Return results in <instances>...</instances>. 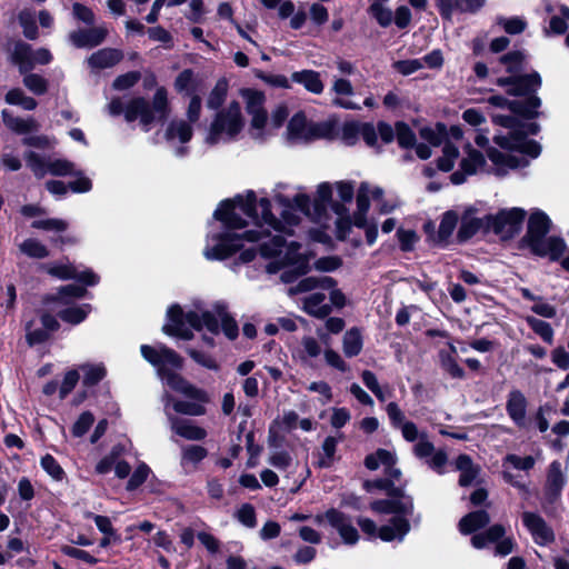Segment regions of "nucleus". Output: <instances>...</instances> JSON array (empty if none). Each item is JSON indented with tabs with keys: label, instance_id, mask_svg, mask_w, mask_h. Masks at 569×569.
Returning a JSON list of instances; mask_svg holds the SVG:
<instances>
[{
	"label": "nucleus",
	"instance_id": "f257e3e1",
	"mask_svg": "<svg viewBox=\"0 0 569 569\" xmlns=\"http://www.w3.org/2000/svg\"><path fill=\"white\" fill-rule=\"evenodd\" d=\"M331 198L332 187L328 182L318 186L313 201L303 192H298L292 201L277 194L276 201L282 207V220L272 216L270 201L267 198L258 201L253 191L224 200L213 213L221 227L208 233L203 256L208 260H223L241 251L240 261L248 263L254 259L257 250L246 248L244 243L252 242L258 243L261 257L273 259L266 266L268 273H277L287 266L305 273L307 261L299 252L300 244L287 242L286 237L292 236V227L299 223L300 214L327 226Z\"/></svg>",
	"mask_w": 569,
	"mask_h": 569
},
{
	"label": "nucleus",
	"instance_id": "f03ea898",
	"mask_svg": "<svg viewBox=\"0 0 569 569\" xmlns=\"http://www.w3.org/2000/svg\"><path fill=\"white\" fill-rule=\"evenodd\" d=\"M191 328L198 331L207 329L212 335H218L222 330L230 340H234L239 335L237 321L222 302H216L211 309H208L202 301H194L184 310L179 305L168 309L167 322L162 327L166 335L191 340L193 338Z\"/></svg>",
	"mask_w": 569,
	"mask_h": 569
},
{
	"label": "nucleus",
	"instance_id": "7ed1b4c3",
	"mask_svg": "<svg viewBox=\"0 0 569 569\" xmlns=\"http://www.w3.org/2000/svg\"><path fill=\"white\" fill-rule=\"evenodd\" d=\"M492 120L508 132L495 136V142L503 149V151L495 148L487 150V156L496 166L497 174H503L507 169H517L528 166L530 159L537 158L541 152L540 144L527 138L528 134H536L539 126L535 122L519 123L515 116L495 114Z\"/></svg>",
	"mask_w": 569,
	"mask_h": 569
},
{
	"label": "nucleus",
	"instance_id": "20e7f679",
	"mask_svg": "<svg viewBox=\"0 0 569 569\" xmlns=\"http://www.w3.org/2000/svg\"><path fill=\"white\" fill-rule=\"evenodd\" d=\"M140 350L142 357L157 369L159 378L171 389L192 400L209 401L204 390L194 387L173 371L182 367V358L174 350L164 345H142Z\"/></svg>",
	"mask_w": 569,
	"mask_h": 569
},
{
	"label": "nucleus",
	"instance_id": "39448f33",
	"mask_svg": "<svg viewBox=\"0 0 569 569\" xmlns=\"http://www.w3.org/2000/svg\"><path fill=\"white\" fill-rule=\"evenodd\" d=\"M108 109L111 116H119L123 112L128 122L139 119L143 130L149 131L152 123L163 121L169 116L167 91L159 88L151 104L143 98H134L126 108H123L121 99L114 98L108 104Z\"/></svg>",
	"mask_w": 569,
	"mask_h": 569
},
{
	"label": "nucleus",
	"instance_id": "423d86ee",
	"mask_svg": "<svg viewBox=\"0 0 569 569\" xmlns=\"http://www.w3.org/2000/svg\"><path fill=\"white\" fill-rule=\"evenodd\" d=\"M550 228L551 220L548 214L537 209L529 216L527 232L522 241L535 256L548 258L550 261H559L566 252L567 244L561 237H547Z\"/></svg>",
	"mask_w": 569,
	"mask_h": 569
},
{
	"label": "nucleus",
	"instance_id": "0eeeda50",
	"mask_svg": "<svg viewBox=\"0 0 569 569\" xmlns=\"http://www.w3.org/2000/svg\"><path fill=\"white\" fill-rule=\"evenodd\" d=\"M498 84L506 87L507 92L512 96H529L525 102L522 101H512L509 102L501 96H492L489 98V102L496 107H505L507 106L509 110L515 113L521 114L526 118H533L538 114V108L541 104V101L536 96H530L531 92H535L541 84V79L538 73H531L521 77H509V78H500L498 79Z\"/></svg>",
	"mask_w": 569,
	"mask_h": 569
},
{
	"label": "nucleus",
	"instance_id": "6e6552de",
	"mask_svg": "<svg viewBox=\"0 0 569 569\" xmlns=\"http://www.w3.org/2000/svg\"><path fill=\"white\" fill-rule=\"evenodd\" d=\"M371 509L378 513H393L389 525L379 528L378 537L387 542L402 541L410 530L407 516L413 510L412 499L401 495L397 499L377 500L371 503Z\"/></svg>",
	"mask_w": 569,
	"mask_h": 569
},
{
	"label": "nucleus",
	"instance_id": "1a4fd4ad",
	"mask_svg": "<svg viewBox=\"0 0 569 569\" xmlns=\"http://www.w3.org/2000/svg\"><path fill=\"white\" fill-rule=\"evenodd\" d=\"M243 126L240 104L232 101L227 108L217 112L208 129L204 142L210 146L231 142L237 139Z\"/></svg>",
	"mask_w": 569,
	"mask_h": 569
},
{
	"label": "nucleus",
	"instance_id": "9d476101",
	"mask_svg": "<svg viewBox=\"0 0 569 569\" xmlns=\"http://www.w3.org/2000/svg\"><path fill=\"white\" fill-rule=\"evenodd\" d=\"M241 96L246 102V110L251 117L249 134L253 140L264 141L269 137L267 130L268 117L264 110V94L258 90L244 89Z\"/></svg>",
	"mask_w": 569,
	"mask_h": 569
},
{
	"label": "nucleus",
	"instance_id": "9b49d317",
	"mask_svg": "<svg viewBox=\"0 0 569 569\" xmlns=\"http://www.w3.org/2000/svg\"><path fill=\"white\" fill-rule=\"evenodd\" d=\"M525 217L521 208L503 209L497 214H486V226L501 238H512L521 230Z\"/></svg>",
	"mask_w": 569,
	"mask_h": 569
},
{
	"label": "nucleus",
	"instance_id": "f8f14e48",
	"mask_svg": "<svg viewBox=\"0 0 569 569\" xmlns=\"http://www.w3.org/2000/svg\"><path fill=\"white\" fill-rule=\"evenodd\" d=\"M330 127L327 123L309 122L302 112L296 113L289 121L287 128L288 139L292 142H306L309 140L327 137Z\"/></svg>",
	"mask_w": 569,
	"mask_h": 569
},
{
	"label": "nucleus",
	"instance_id": "ddd939ff",
	"mask_svg": "<svg viewBox=\"0 0 569 569\" xmlns=\"http://www.w3.org/2000/svg\"><path fill=\"white\" fill-rule=\"evenodd\" d=\"M336 281L328 276L322 277H308L298 282L297 286L289 288V295L293 296L300 292H308L316 288L330 290V302L337 308H342L346 305V297L335 288Z\"/></svg>",
	"mask_w": 569,
	"mask_h": 569
},
{
	"label": "nucleus",
	"instance_id": "4468645a",
	"mask_svg": "<svg viewBox=\"0 0 569 569\" xmlns=\"http://www.w3.org/2000/svg\"><path fill=\"white\" fill-rule=\"evenodd\" d=\"M58 328L57 319L49 313H43L38 320H31L26 325V340L31 347L43 343Z\"/></svg>",
	"mask_w": 569,
	"mask_h": 569
},
{
	"label": "nucleus",
	"instance_id": "2eb2a0df",
	"mask_svg": "<svg viewBox=\"0 0 569 569\" xmlns=\"http://www.w3.org/2000/svg\"><path fill=\"white\" fill-rule=\"evenodd\" d=\"M486 164L481 152L472 148L470 143L465 147V157L460 161V168L450 176L453 184H461L468 176L478 173Z\"/></svg>",
	"mask_w": 569,
	"mask_h": 569
},
{
	"label": "nucleus",
	"instance_id": "dca6fc26",
	"mask_svg": "<svg viewBox=\"0 0 569 569\" xmlns=\"http://www.w3.org/2000/svg\"><path fill=\"white\" fill-rule=\"evenodd\" d=\"M49 274L62 279H76L87 286H94L99 282V277L90 269L78 271V269L69 262H56L47 267Z\"/></svg>",
	"mask_w": 569,
	"mask_h": 569
},
{
	"label": "nucleus",
	"instance_id": "f3484780",
	"mask_svg": "<svg viewBox=\"0 0 569 569\" xmlns=\"http://www.w3.org/2000/svg\"><path fill=\"white\" fill-rule=\"evenodd\" d=\"M463 131L458 126H452L449 131H446L445 142L442 146V154L438 159V168L442 171H450L459 156L458 147L451 141H459L462 139Z\"/></svg>",
	"mask_w": 569,
	"mask_h": 569
},
{
	"label": "nucleus",
	"instance_id": "a211bd4d",
	"mask_svg": "<svg viewBox=\"0 0 569 569\" xmlns=\"http://www.w3.org/2000/svg\"><path fill=\"white\" fill-rule=\"evenodd\" d=\"M107 34V27L100 24L89 29L74 30L69 34V40L77 48H93L102 43Z\"/></svg>",
	"mask_w": 569,
	"mask_h": 569
},
{
	"label": "nucleus",
	"instance_id": "6ab92c4d",
	"mask_svg": "<svg viewBox=\"0 0 569 569\" xmlns=\"http://www.w3.org/2000/svg\"><path fill=\"white\" fill-rule=\"evenodd\" d=\"M522 521L539 545H547L553 540V532L546 521L537 513L523 512Z\"/></svg>",
	"mask_w": 569,
	"mask_h": 569
},
{
	"label": "nucleus",
	"instance_id": "aec40b11",
	"mask_svg": "<svg viewBox=\"0 0 569 569\" xmlns=\"http://www.w3.org/2000/svg\"><path fill=\"white\" fill-rule=\"evenodd\" d=\"M167 417L170 428L176 435L193 441L202 440L207 437V431L193 421L178 418L169 412H167Z\"/></svg>",
	"mask_w": 569,
	"mask_h": 569
},
{
	"label": "nucleus",
	"instance_id": "412c9836",
	"mask_svg": "<svg viewBox=\"0 0 569 569\" xmlns=\"http://www.w3.org/2000/svg\"><path fill=\"white\" fill-rule=\"evenodd\" d=\"M331 91L337 96L332 100V104L346 110H360L361 107L351 101L350 99H346L345 97H352L355 94V89L351 82L345 78H335L331 87Z\"/></svg>",
	"mask_w": 569,
	"mask_h": 569
},
{
	"label": "nucleus",
	"instance_id": "4be33fe9",
	"mask_svg": "<svg viewBox=\"0 0 569 569\" xmlns=\"http://www.w3.org/2000/svg\"><path fill=\"white\" fill-rule=\"evenodd\" d=\"M506 410L510 419L518 427H525L526 425V412H527V399L525 395L518 390L513 389L509 392Z\"/></svg>",
	"mask_w": 569,
	"mask_h": 569
},
{
	"label": "nucleus",
	"instance_id": "5701e85b",
	"mask_svg": "<svg viewBox=\"0 0 569 569\" xmlns=\"http://www.w3.org/2000/svg\"><path fill=\"white\" fill-rule=\"evenodd\" d=\"M475 213L476 210L473 208H468L461 216L460 228L458 230V239L460 241L469 240L481 229L488 230L486 226V216L480 218L476 217Z\"/></svg>",
	"mask_w": 569,
	"mask_h": 569
},
{
	"label": "nucleus",
	"instance_id": "b1692460",
	"mask_svg": "<svg viewBox=\"0 0 569 569\" xmlns=\"http://www.w3.org/2000/svg\"><path fill=\"white\" fill-rule=\"evenodd\" d=\"M32 48L30 44L18 41L10 51V61L18 66L20 73H27L34 68L32 60Z\"/></svg>",
	"mask_w": 569,
	"mask_h": 569
},
{
	"label": "nucleus",
	"instance_id": "393cba45",
	"mask_svg": "<svg viewBox=\"0 0 569 569\" xmlns=\"http://www.w3.org/2000/svg\"><path fill=\"white\" fill-rule=\"evenodd\" d=\"M1 117L4 126L16 133L24 134L38 130V123L33 118L24 119L14 116L12 111L8 109L1 111Z\"/></svg>",
	"mask_w": 569,
	"mask_h": 569
},
{
	"label": "nucleus",
	"instance_id": "a878e982",
	"mask_svg": "<svg viewBox=\"0 0 569 569\" xmlns=\"http://www.w3.org/2000/svg\"><path fill=\"white\" fill-rule=\"evenodd\" d=\"M164 402V408L167 409L170 405L177 413L187 415V416H202L206 413V408L203 406L204 402L200 401H183L176 400L171 395L164 393L162 397ZM168 411L166 410V413Z\"/></svg>",
	"mask_w": 569,
	"mask_h": 569
},
{
	"label": "nucleus",
	"instance_id": "bb28decb",
	"mask_svg": "<svg viewBox=\"0 0 569 569\" xmlns=\"http://www.w3.org/2000/svg\"><path fill=\"white\" fill-rule=\"evenodd\" d=\"M326 295L313 292L303 299V310L310 316L325 318L331 312V305L328 303Z\"/></svg>",
	"mask_w": 569,
	"mask_h": 569
},
{
	"label": "nucleus",
	"instance_id": "cd10ccee",
	"mask_svg": "<svg viewBox=\"0 0 569 569\" xmlns=\"http://www.w3.org/2000/svg\"><path fill=\"white\" fill-rule=\"evenodd\" d=\"M191 124L192 123L182 119L172 120L168 124L164 133L167 141L180 143H186L190 141L193 133Z\"/></svg>",
	"mask_w": 569,
	"mask_h": 569
},
{
	"label": "nucleus",
	"instance_id": "c85d7f7f",
	"mask_svg": "<svg viewBox=\"0 0 569 569\" xmlns=\"http://www.w3.org/2000/svg\"><path fill=\"white\" fill-rule=\"evenodd\" d=\"M122 59L121 51L112 48L101 49L90 56L88 63L91 68L106 69L117 64Z\"/></svg>",
	"mask_w": 569,
	"mask_h": 569
},
{
	"label": "nucleus",
	"instance_id": "c756f323",
	"mask_svg": "<svg viewBox=\"0 0 569 569\" xmlns=\"http://www.w3.org/2000/svg\"><path fill=\"white\" fill-rule=\"evenodd\" d=\"M456 469L460 472L459 485L468 487L472 485L479 475V467L476 466L467 455H460L456 460Z\"/></svg>",
	"mask_w": 569,
	"mask_h": 569
},
{
	"label": "nucleus",
	"instance_id": "7c9ffc66",
	"mask_svg": "<svg viewBox=\"0 0 569 569\" xmlns=\"http://www.w3.org/2000/svg\"><path fill=\"white\" fill-rule=\"evenodd\" d=\"M291 79L302 84L309 92L315 94H320L325 88L320 74L313 70L296 71L291 74Z\"/></svg>",
	"mask_w": 569,
	"mask_h": 569
},
{
	"label": "nucleus",
	"instance_id": "2f4dec72",
	"mask_svg": "<svg viewBox=\"0 0 569 569\" xmlns=\"http://www.w3.org/2000/svg\"><path fill=\"white\" fill-rule=\"evenodd\" d=\"M489 521L490 517L488 512L485 510H478L465 516L459 522V528L462 533L468 535L485 527Z\"/></svg>",
	"mask_w": 569,
	"mask_h": 569
},
{
	"label": "nucleus",
	"instance_id": "473e14b6",
	"mask_svg": "<svg viewBox=\"0 0 569 569\" xmlns=\"http://www.w3.org/2000/svg\"><path fill=\"white\" fill-rule=\"evenodd\" d=\"M4 101L7 104L18 106L27 111H32L38 106L37 100L28 96L21 88L10 89L4 96Z\"/></svg>",
	"mask_w": 569,
	"mask_h": 569
},
{
	"label": "nucleus",
	"instance_id": "72a5a7b5",
	"mask_svg": "<svg viewBox=\"0 0 569 569\" xmlns=\"http://www.w3.org/2000/svg\"><path fill=\"white\" fill-rule=\"evenodd\" d=\"M323 352L320 342L311 337L306 336L301 339L300 348L297 350L299 359L307 363L312 359L318 358Z\"/></svg>",
	"mask_w": 569,
	"mask_h": 569
},
{
	"label": "nucleus",
	"instance_id": "f704fd0d",
	"mask_svg": "<svg viewBox=\"0 0 569 569\" xmlns=\"http://www.w3.org/2000/svg\"><path fill=\"white\" fill-rule=\"evenodd\" d=\"M362 336L359 329L352 328L345 333L342 349L347 357L352 358L358 356L362 350Z\"/></svg>",
	"mask_w": 569,
	"mask_h": 569
},
{
	"label": "nucleus",
	"instance_id": "c9c22d12",
	"mask_svg": "<svg viewBox=\"0 0 569 569\" xmlns=\"http://www.w3.org/2000/svg\"><path fill=\"white\" fill-rule=\"evenodd\" d=\"M315 521L319 525L328 522L333 529L337 530V532H339L343 527L347 526V523L351 521V519L343 512L335 508H331L327 510L325 513L317 515L315 517Z\"/></svg>",
	"mask_w": 569,
	"mask_h": 569
},
{
	"label": "nucleus",
	"instance_id": "e433bc0d",
	"mask_svg": "<svg viewBox=\"0 0 569 569\" xmlns=\"http://www.w3.org/2000/svg\"><path fill=\"white\" fill-rule=\"evenodd\" d=\"M505 536V528L501 525H493L485 532L476 533L471 543L477 549L485 548L488 543L496 542Z\"/></svg>",
	"mask_w": 569,
	"mask_h": 569
},
{
	"label": "nucleus",
	"instance_id": "4c0bfd02",
	"mask_svg": "<svg viewBox=\"0 0 569 569\" xmlns=\"http://www.w3.org/2000/svg\"><path fill=\"white\" fill-rule=\"evenodd\" d=\"M449 349L450 353L443 350L439 353L441 368L452 378L461 379L465 377V371L452 356V353L457 352V349L452 343H449Z\"/></svg>",
	"mask_w": 569,
	"mask_h": 569
},
{
	"label": "nucleus",
	"instance_id": "58836bf2",
	"mask_svg": "<svg viewBox=\"0 0 569 569\" xmlns=\"http://www.w3.org/2000/svg\"><path fill=\"white\" fill-rule=\"evenodd\" d=\"M369 1H370L369 12L377 20V22L383 28L390 26L393 20V13L388 7H386V3L389 0H369Z\"/></svg>",
	"mask_w": 569,
	"mask_h": 569
},
{
	"label": "nucleus",
	"instance_id": "ea45409f",
	"mask_svg": "<svg viewBox=\"0 0 569 569\" xmlns=\"http://www.w3.org/2000/svg\"><path fill=\"white\" fill-rule=\"evenodd\" d=\"M18 21L27 39L36 40L38 38L39 32L36 23V12L32 9L26 8L21 10L18 14Z\"/></svg>",
	"mask_w": 569,
	"mask_h": 569
},
{
	"label": "nucleus",
	"instance_id": "a19ab883",
	"mask_svg": "<svg viewBox=\"0 0 569 569\" xmlns=\"http://www.w3.org/2000/svg\"><path fill=\"white\" fill-rule=\"evenodd\" d=\"M567 481L562 465L560 461H552L549 466L547 485L550 491L558 493Z\"/></svg>",
	"mask_w": 569,
	"mask_h": 569
},
{
	"label": "nucleus",
	"instance_id": "79ce46f5",
	"mask_svg": "<svg viewBox=\"0 0 569 569\" xmlns=\"http://www.w3.org/2000/svg\"><path fill=\"white\" fill-rule=\"evenodd\" d=\"M23 76L22 83L23 86L33 94L42 96L48 92L49 81L38 74L28 71L27 73H21Z\"/></svg>",
	"mask_w": 569,
	"mask_h": 569
},
{
	"label": "nucleus",
	"instance_id": "37998d69",
	"mask_svg": "<svg viewBox=\"0 0 569 569\" xmlns=\"http://www.w3.org/2000/svg\"><path fill=\"white\" fill-rule=\"evenodd\" d=\"M395 463H396L395 455L385 449H379L375 453L367 456L365 459V466L369 470H376L381 465L385 467H392V465H395Z\"/></svg>",
	"mask_w": 569,
	"mask_h": 569
},
{
	"label": "nucleus",
	"instance_id": "c03bdc74",
	"mask_svg": "<svg viewBox=\"0 0 569 569\" xmlns=\"http://www.w3.org/2000/svg\"><path fill=\"white\" fill-rule=\"evenodd\" d=\"M90 311H91V306L86 303V305H81V306H73V307L66 308V309L59 311L58 315L61 320L72 323V325H78L87 318V316L89 315Z\"/></svg>",
	"mask_w": 569,
	"mask_h": 569
},
{
	"label": "nucleus",
	"instance_id": "a18cd8bd",
	"mask_svg": "<svg viewBox=\"0 0 569 569\" xmlns=\"http://www.w3.org/2000/svg\"><path fill=\"white\" fill-rule=\"evenodd\" d=\"M19 250L21 253L34 259H43L49 256L48 248L34 238H29L22 241L19 244Z\"/></svg>",
	"mask_w": 569,
	"mask_h": 569
},
{
	"label": "nucleus",
	"instance_id": "49530a36",
	"mask_svg": "<svg viewBox=\"0 0 569 569\" xmlns=\"http://www.w3.org/2000/svg\"><path fill=\"white\" fill-rule=\"evenodd\" d=\"M79 369L83 372V385L93 386L101 381L106 376V368L102 363H86Z\"/></svg>",
	"mask_w": 569,
	"mask_h": 569
},
{
	"label": "nucleus",
	"instance_id": "de8ad7c7",
	"mask_svg": "<svg viewBox=\"0 0 569 569\" xmlns=\"http://www.w3.org/2000/svg\"><path fill=\"white\" fill-rule=\"evenodd\" d=\"M339 440L336 437H327L321 446V453L318 460L320 468H329L333 460L337 451Z\"/></svg>",
	"mask_w": 569,
	"mask_h": 569
},
{
	"label": "nucleus",
	"instance_id": "09e8293b",
	"mask_svg": "<svg viewBox=\"0 0 569 569\" xmlns=\"http://www.w3.org/2000/svg\"><path fill=\"white\" fill-rule=\"evenodd\" d=\"M333 211L337 214L336 227H337V237L339 239H345L350 230L351 220L347 214V210L343 204L333 203L331 204Z\"/></svg>",
	"mask_w": 569,
	"mask_h": 569
},
{
	"label": "nucleus",
	"instance_id": "8fccbe9b",
	"mask_svg": "<svg viewBox=\"0 0 569 569\" xmlns=\"http://www.w3.org/2000/svg\"><path fill=\"white\" fill-rule=\"evenodd\" d=\"M459 216L456 211H447L443 213L439 224L438 236L441 241L448 240L457 227Z\"/></svg>",
	"mask_w": 569,
	"mask_h": 569
},
{
	"label": "nucleus",
	"instance_id": "3c124183",
	"mask_svg": "<svg viewBox=\"0 0 569 569\" xmlns=\"http://www.w3.org/2000/svg\"><path fill=\"white\" fill-rule=\"evenodd\" d=\"M28 167L38 178H43L48 173V162L34 151H28L24 154Z\"/></svg>",
	"mask_w": 569,
	"mask_h": 569
},
{
	"label": "nucleus",
	"instance_id": "603ef678",
	"mask_svg": "<svg viewBox=\"0 0 569 569\" xmlns=\"http://www.w3.org/2000/svg\"><path fill=\"white\" fill-rule=\"evenodd\" d=\"M527 323L545 342L552 343L553 330L548 322L535 317H527Z\"/></svg>",
	"mask_w": 569,
	"mask_h": 569
},
{
	"label": "nucleus",
	"instance_id": "864d4df0",
	"mask_svg": "<svg viewBox=\"0 0 569 569\" xmlns=\"http://www.w3.org/2000/svg\"><path fill=\"white\" fill-rule=\"evenodd\" d=\"M360 130V137L363 139V141L369 147H376L378 141V130L377 128L369 122L359 123V122H351V126L348 128V130Z\"/></svg>",
	"mask_w": 569,
	"mask_h": 569
},
{
	"label": "nucleus",
	"instance_id": "5fc2aeb1",
	"mask_svg": "<svg viewBox=\"0 0 569 569\" xmlns=\"http://www.w3.org/2000/svg\"><path fill=\"white\" fill-rule=\"evenodd\" d=\"M227 91H228L227 81L223 79L219 80L208 97L207 107L209 109L220 108L227 97Z\"/></svg>",
	"mask_w": 569,
	"mask_h": 569
},
{
	"label": "nucleus",
	"instance_id": "6e6d98bb",
	"mask_svg": "<svg viewBox=\"0 0 569 569\" xmlns=\"http://www.w3.org/2000/svg\"><path fill=\"white\" fill-rule=\"evenodd\" d=\"M496 22L509 34H519L527 27L526 20L520 17L505 18L499 16L496 19Z\"/></svg>",
	"mask_w": 569,
	"mask_h": 569
},
{
	"label": "nucleus",
	"instance_id": "4d7b16f0",
	"mask_svg": "<svg viewBox=\"0 0 569 569\" xmlns=\"http://www.w3.org/2000/svg\"><path fill=\"white\" fill-rule=\"evenodd\" d=\"M207 456V450L201 446H184L182 448L181 465H197Z\"/></svg>",
	"mask_w": 569,
	"mask_h": 569
},
{
	"label": "nucleus",
	"instance_id": "13d9d810",
	"mask_svg": "<svg viewBox=\"0 0 569 569\" xmlns=\"http://www.w3.org/2000/svg\"><path fill=\"white\" fill-rule=\"evenodd\" d=\"M421 137L431 146H440L445 142L446 127L437 124L436 128L425 127L420 130Z\"/></svg>",
	"mask_w": 569,
	"mask_h": 569
},
{
	"label": "nucleus",
	"instance_id": "bf43d9fd",
	"mask_svg": "<svg viewBox=\"0 0 569 569\" xmlns=\"http://www.w3.org/2000/svg\"><path fill=\"white\" fill-rule=\"evenodd\" d=\"M40 465L42 469L54 480L60 481L64 477V471L58 461L51 456L46 455L41 458Z\"/></svg>",
	"mask_w": 569,
	"mask_h": 569
},
{
	"label": "nucleus",
	"instance_id": "052dcab7",
	"mask_svg": "<svg viewBox=\"0 0 569 569\" xmlns=\"http://www.w3.org/2000/svg\"><path fill=\"white\" fill-rule=\"evenodd\" d=\"M569 20V7H560V16H553L550 19L549 29L552 33L562 34L568 29L567 21Z\"/></svg>",
	"mask_w": 569,
	"mask_h": 569
},
{
	"label": "nucleus",
	"instance_id": "680f3d73",
	"mask_svg": "<svg viewBox=\"0 0 569 569\" xmlns=\"http://www.w3.org/2000/svg\"><path fill=\"white\" fill-rule=\"evenodd\" d=\"M32 228L42 229L47 231L62 232L67 230L68 222L62 219H40L32 222Z\"/></svg>",
	"mask_w": 569,
	"mask_h": 569
},
{
	"label": "nucleus",
	"instance_id": "e2e57ef3",
	"mask_svg": "<svg viewBox=\"0 0 569 569\" xmlns=\"http://www.w3.org/2000/svg\"><path fill=\"white\" fill-rule=\"evenodd\" d=\"M397 141L402 148H409L415 144L416 137L408 124L403 122L396 123Z\"/></svg>",
	"mask_w": 569,
	"mask_h": 569
},
{
	"label": "nucleus",
	"instance_id": "0e129e2a",
	"mask_svg": "<svg viewBox=\"0 0 569 569\" xmlns=\"http://www.w3.org/2000/svg\"><path fill=\"white\" fill-rule=\"evenodd\" d=\"M94 422V417L91 412H82L72 426V435L74 437H82Z\"/></svg>",
	"mask_w": 569,
	"mask_h": 569
},
{
	"label": "nucleus",
	"instance_id": "69168bd1",
	"mask_svg": "<svg viewBox=\"0 0 569 569\" xmlns=\"http://www.w3.org/2000/svg\"><path fill=\"white\" fill-rule=\"evenodd\" d=\"M187 352L189 353V356L200 366L207 368V369H210V370H219V365L218 362L216 361V359L213 357H211L210 355L208 353H204L202 351H199V350H196L193 348H189L187 350Z\"/></svg>",
	"mask_w": 569,
	"mask_h": 569
},
{
	"label": "nucleus",
	"instance_id": "338daca9",
	"mask_svg": "<svg viewBox=\"0 0 569 569\" xmlns=\"http://www.w3.org/2000/svg\"><path fill=\"white\" fill-rule=\"evenodd\" d=\"M268 462L278 470H286L292 463L291 456L283 450H276L270 453Z\"/></svg>",
	"mask_w": 569,
	"mask_h": 569
},
{
	"label": "nucleus",
	"instance_id": "774afa93",
	"mask_svg": "<svg viewBox=\"0 0 569 569\" xmlns=\"http://www.w3.org/2000/svg\"><path fill=\"white\" fill-rule=\"evenodd\" d=\"M149 473L150 468L146 463H140L130 477L127 489L130 491L137 489L147 480Z\"/></svg>",
	"mask_w": 569,
	"mask_h": 569
}]
</instances>
